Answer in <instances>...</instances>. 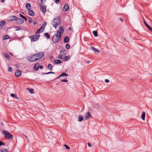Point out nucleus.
Here are the masks:
<instances>
[{
  "label": "nucleus",
  "mask_w": 152,
  "mask_h": 152,
  "mask_svg": "<svg viewBox=\"0 0 152 152\" xmlns=\"http://www.w3.org/2000/svg\"><path fill=\"white\" fill-rule=\"evenodd\" d=\"M39 64H36L34 66V69L35 70L37 71L39 68Z\"/></svg>",
  "instance_id": "412c9836"
},
{
  "label": "nucleus",
  "mask_w": 152,
  "mask_h": 152,
  "mask_svg": "<svg viewBox=\"0 0 152 152\" xmlns=\"http://www.w3.org/2000/svg\"><path fill=\"white\" fill-rule=\"evenodd\" d=\"M46 0H41V4H43V3L44 2H43V1H45Z\"/></svg>",
  "instance_id": "de8ad7c7"
},
{
  "label": "nucleus",
  "mask_w": 152,
  "mask_h": 152,
  "mask_svg": "<svg viewBox=\"0 0 152 152\" xmlns=\"http://www.w3.org/2000/svg\"><path fill=\"white\" fill-rule=\"evenodd\" d=\"M60 55H59L58 57H62V56H63V57H69L68 56H64V53L63 51H61L60 52Z\"/></svg>",
  "instance_id": "a211bd4d"
},
{
  "label": "nucleus",
  "mask_w": 152,
  "mask_h": 152,
  "mask_svg": "<svg viewBox=\"0 0 152 152\" xmlns=\"http://www.w3.org/2000/svg\"><path fill=\"white\" fill-rule=\"evenodd\" d=\"M25 137H26V138H27V136H26L25 135Z\"/></svg>",
  "instance_id": "69168bd1"
},
{
  "label": "nucleus",
  "mask_w": 152,
  "mask_h": 152,
  "mask_svg": "<svg viewBox=\"0 0 152 152\" xmlns=\"http://www.w3.org/2000/svg\"><path fill=\"white\" fill-rule=\"evenodd\" d=\"M71 29H72V28H71V27H69V30H71Z\"/></svg>",
  "instance_id": "4d7b16f0"
},
{
  "label": "nucleus",
  "mask_w": 152,
  "mask_h": 152,
  "mask_svg": "<svg viewBox=\"0 0 152 152\" xmlns=\"http://www.w3.org/2000/svg\"><path fill=\"white\" fill-rule=\"evenodd\" d=\"M26 8L29 10V9H30V8L31 7V4L30 3H27L26 4Z\"/></svg>",
  "instance_id": "cd10ccee"
},
{
  "label": "nucleus",
  "mask_w": 152,
  "mask_h": 152,
  "mask_svg": "<svg viewBox=\"0 0 152 152\" xmlns=\"http://www.w3.org/2000/svg\"><path fill=\"white\" fill-rule=\"evenodd\" d=\"M43 31V30L42 28H40L39 29H38L37 31L36 34H38V33H39L40 32H42Z\"/></svg>",
  "instance_id": "aec40b11"
},
{
  "label": "nucleus",
  "mask_w": 152,
  "mask_h": 152,
  "mask_svg": "<svg viewBox=\"0 0 152 152\" xmlns=\"http://www.w3.org/2000/svg\"><path fill=\"white\" fill-rule=\"evenodd\" d=\"M28 21L30 23H31L32 22V21L31 20H28Z\"/></svg>",
  "instance_id": "5fc2aeb1"
},
{
  "label": "nucleus",
  "mask_w": 152,
  "mask_h": 152,
  "mask_svg": "<svg viewBox=\"0 0 152 152\" xmlns=\"http://www.w3.org/2000/svg\"><path fill=\"white\" fill-rule=\"evenodd\" d=\"M19 16L21 17L22 18V16H23V15H22L21 14H19Z\"/></svg>",
  "instance_id": "3c124183"
},
{
  "label": "nucleus",
  "mask_w": 152,
  "mask_h": 152,
  "mask_svg": "<svg viewBox=\"0 0 152 152\" xmlns=\"http://www.w3.org/2000/svg\"><path fill=\"white\" fill-rule=\"evenodd\" d=\"M83 117L81 115H80L78 117V121H81L83 120Z\"/></svg>",
  "instance_id": "393cba45"
},
{
  "label": "nucleus",
  "mask_w": 152,
  "mask_h": 152,
  "mask_svg": "<svg viewBox=\"0 0 152 152\" xmlns=\"http://www.w3.org/2000/svg\"><path fill=\"white\" fill-rule=\"evenodd\" d=\"M5 145V143L1 141H0V146H1V145Z\"/></svg>",
  "instance_id": "58836bf2"
},
{
  "label": "nucleus",
  "mask_w": 152,
  "mask_h": 152,
  "mask_svg": "<svg viewBox=\"0 0 152 152\" xmlns=\"http://www.w3.org/2000/svg\"><path fill=\"white\" fill-rule=\"evenodd\" d=\"M119 19L122 22H123V20L121 18H119Z\"/></svg>",
  "instance_id": "603ef678"
},
{
  "label": "nucleus",
  "mask_w": 152,
  "mask_h": 152,
  "mask_svg": "<svg viewBox=\"0 0 152 152\" xmlns=\"http://www.w3.org/2000/svg\"><path fill=\"white\" fill-rule=\"evenodd\" d=\"M90 63V61H87V63L88 64H89Z\"/></svg>",
  "instance_id": "e2e57ef3"
},
{
  "label": "nucleus",
  "mask_w": 152,
  "mask_h": 152,
  "mask_svg": "<svg viewBox=\"0 0 152 152\" xmlns=\"http://www.w3.org/2000/svg\"><path fill=\"white\" fill-rule=\"evenodd\" d=\"M22 74V72L19 70H17L15 73V75L17 77H19L21 76Z\"/></svg>",
  "instance_id": "9d476101"
},
{
  "label": "nucleus",
  "mask_w": 152,
  "mask_h": 152,
  "mask_svg": "<svg viewBox=\"0 0 152 152\" xmlns=\"http://www.w3.org/2000/svg\"><path fill=\"white\" fill-rule=\"evenodd\" d=\"M45 36L48 38V39H49L50 37V36L48 33H45Z\"/></svg>",
  "instance_id": "7c9ffc66"
},
{
  "label": "nucleus",
  "mask_w": 152,
  "mask_h": 152,
  "mask_svg": "<svg viewBox=\"0 0 152 152\" xmlns=\"http://www.w3.org/2000/svg\"><path fill=\"white\" fill-rule=\"evenodd\" d=\"M5 23V21L4 20L0 22V28L3 27Z\"/></svg>",
  "instance_id": "4468645a"
},
{
  "label": "nucleus",
  "mask_w": 152,
  "mask_h": 152,
  "mask_svg": "<svg viewBox=\"0 0 152 152\" xmlns=\"http://www.w3.org/2000/svg\"><path fill=\"white\" fill-rule=\"evenodd\" d=\"M55 73L52 72H50L46 73H43L44 75H48L49 74H54Z\"/></svg>",
  "instance_id": "2f4dec72"
},
{
  "label": "nucleus",
  "mask_w": 152,
  "mask_h": 152,
  "mask_svg": "<svg viewBox=\"0 0 152 152\" xmlns=\"http://www.w3.org/2000/svg\"><path fill=\"white\" fill-rule=\"evenodd\" d=\"M44 53L40 52L34 54L32 56H34V57H43L44 56Z\"/></svg>",
  "instance_id": "0eeeda50"
},
{
  "label": "nucleus",
  "mask_w": 152,
  "mask_h": 152,
  "mask_svg": "<svg viewBox=\"0 0 152 152\" xmlns=\"http://www.w3.org/2000/svg\"><path fill=\"white\" fill-rule=\"evenodd\" d=\"M10 54L11 56H13V54L12 53H10Z\"/></svg>",
  "instance_id": "bf43d9fd"
},
{
  "label": "nucleus",
  "mask_w": 152,
  "mask_h": 152,
  "mask_svg": "<svg viewBox=\"0 0 152 152\" xmlns=\"http://www.w3.org/2000/svg\"><path fill=\"white\" fill-rule=\"evenodd\" d=\"M145 113L144 111L142 112V114L141 115V118L143 120L145 121Z\"/></svg>",
  "instance_id": "dca6fc26"
},
{
  "label": "nucleus",
  "mask_w": 152,
  "mask_h": 152,
  "mask_svg": "<svg viewBox=\"0 0 152 152\" xmlns=\"http://www.w3.org/2000/svg\"><path fill=\"white\" fill-rule=\"evenodd\" d=\"M15 97L17 99H19V98L16 96H15Z\"/></svg>",
  "instance_id": "13d9d810"
},
{
  "label": "nucleus",
  "mask_w": 152,
  "mask_h": 152,
  "mask_svg": "<svg viewBox=\"0 0 152 152\" xmlns=\"http://www.w3.org/2000/svg\"><path fill=\"white\" fill-rule=\"evenodd\" d=\"M91 49H93L94 50V52H97V53H99V50L97 49L94 48L93 46H91Z\"/></svg>",
  "instance_id": "4be33fe9"
},
{
  "label": "nucleus",
  "mask_w": 152,
  "mask_h": 152,
  "mask_svg": "<svg viewBox=\"0 0 152 152\" xmlns=\"http://www.w3.org/2000/svg\"><path fill=\"white\" fill-rule=\"evenodd\" d=\"M104 81L106 83H108L109 82V80L108 79H105L104 80Z\"/></svg>",
  "instance_id": "37998d69"
},
{
  "label": "nucleus",
  "mask_w": 152,
  "mask_h": 152,
  "mask_svg": "<svg viewBox=\"0 0 152 152\" xmlns=\"http://www.w3.org/2000/svg\"><path fill=\"white\" fill-rule=\"evenodd\" d=\"M68 75L67 74H66L65 72H63L59 76L57 77V79H58L59 77H61L65 76L67 77Z\"/></svg>",
  "instance_id": "f8f14e48"
},
{
  "label": "nucleus",
  "mask_w": 152,
  "mask_h": 152,
  "mask_svg": "<svg viewBox=\"0 0 152 152\" xmlns=\"http://www.w3.org/2000/svg\"><path fill=\"white\" fill-rule=\"evenodd\" d=\"M55 3L56 4H58L59 3V0H55Z\"/></svg>",
  "instance_id": "79ce46f5"
},
{
  "label": "nucleus",
  "mask_w": 152,
  "mask_h": 152,
  "mask_svg": "<svg viewBox=\"0 0 152 152\" xmlns=\"http://www.w3.org/2000/svg\"><path fill=\"white\" fill-rule=\"evenodd\" d=\"M150 31H151L152 32V28H151V27L149 29Z\"/></svg>",
  "instance_id": "6e6d98bb"
},
{
  "label": "nucleus",
  "mask_w": 152,
  "mask_h": 152,
  "mask_svg": "<svg viewBox=\"0 0 152 152\" xmlns=\"http://www.w3.org/2000/svg\"><path fill=\"white\" fill-rule=\"evenodd\" d=\"M10 21H16L17 20L18 18L15 16H11L9 18Z\"/></svg>",
  "instance_id": "1a4fd4ad"
},
{
  "label": "nucleus",
  "mask_w": 152,
  "mask_h": 152,
  "mask_svg": "<svg viewBox=\"0 0 152 152\" xmlns=\"http://www.w3.org/2000/svg\"><path fill=\"white\" fill-rule=\"evenodd\" d=\"M62 58V57H61V58Z\"/></svg>",
  "instance_id": "338daca9"
},
{
  "label": "nucleus",
  "mask_w": 152,
  "mask_h": 152,
  "mask_svg": "<svg viewBox=\"0 0 152 152\" xmlns=\"http://www.w3.org/2000/svg\"><path fill=\"white\" fill-rule=\"evenodd\" d=\"M28 13L29 15L31 16H33L34 15V12L33 11L31 10L30 9H29L28 10Z\"/></svg>",
  "instance_id": "2eb2a0df"
},
{
  "label": "nucleus",
  "mask_w": 152,
  "mask_h": 152,
  "mask_svg": "<svg viewBox=\"0 0 152 152\" xmlns=\"http://www.w3.org/2000/svg\"><path fill=\"white\" fill-rule=\"evenodd\" d=\"M2 132L5 138L8 139H12L13 138V136L7 131L4 130Z\"/></svg>",
  "instance_id": "7ed1b4c3"
},
{
  "label": "nucleus",
  "mask_w": 152,
  "mask_h": 152,
  "mask_svg": "<svg viewBox=\"0 0 152 152\" xmlns=\"http://www.w3.org/2000/svg\"><path fill=\"white\" fill-rule=\"evenodd\" d=\"M28 60L30 62H32L38 60L40 59L41 58H28Z\"/></svg>",
  "instance_id": "6e6552de"
},
{
  "label": "nucleus",
  "mask_w": 152,
  "mask_h": 152,
  "mask_svg": "<svg viewBox=\"0 0 152 152\" xmlns=\"http://www.w3.org/2000/svg\"><path fill=\"white\" fill-rule=\"evenodd\" d=\"M40 36L39 34H36L32 36H30L29 38L30 39L31 42H35L37 41Z\"/></svg>",
  "instance_id": "20e7f679"
},
{
  "label": "nucleus",
  "mask_w": 152,
  "mask_h": 152,
  "mask_svg": "<svg viewBox=\"0 0 152 152\" xmlns=\"http://www.w3.org/2000/svg\"><path fill=\"white\" fill-rule=\"evenodd\" d=\"M5 0H1V2H3Z\"/></svg>",
  "instance_id": "680f3d73"
},
{
  "label": "nucleus",
  "mask_w": 152,
  "mask_h": 152,
  "mask_svg": "<svg viewBox=\"0 0 152 152\" xmlns=\"http://www.w3.org/2000/svg\"><path fill=\"white\" fill-rule=\"evenodd\" d=\"M88 145L89 147H91V144L89 143H88Z\"/></svg>",
  "instance_id": "09e8293b"
},
{
  "label": "nucleus",
  "mask_w": 152,
  "mask_h": 152,
  "mask_svg": "<svg viewBox=\"0 0 152 152\" xmlns=\"http://www.w3.org/2000/svg\"><path fill=\"white\" fill-rule=\"evenodd\" d=\"M64 146H65L66 148L67 149V150H69L70 149V148L67 145H64Z\"/></svg>",
  "instance_id": "f704fd0d"
},
{
  "label": "nucleus",
  "mask_w": 152,
  "mask_h": 152,
  "mask_svg": "<svg viewBox=\"0 0 152 152\" xmlns=\"http://www.w3.org/2000/svg\"><path fill=\"white\" fill-rule=\"evenodd\" d=\"M8 71L9 72H11L12 71V68L11 67H9L8 68Z\"/></svg>",
  "instance_id": "4c0bfd02"
},
{
  "label": "nucleus",
  "mask_w": 152,
  "mask_h": 152,
  "mask_svg": "<svg viewBox=\"0 0 152 152\" xmlns=\"http://www.w3.org/2000/svg\"><path fill=\"white\" fill-rule=\"evenodd\" d=\"M64 31V28L63 26H60L57 33L54 34L52 39L53 43H56L58 42L60 39L61 36Z\"/></svg>",
  "instance_id": "f257e3e1"
},
{
  "label": "nucleus",
  "mask_w": 152,
  "mask_h": 152,
  "mask_svg": "<svg viewBox=\"0 0 152 152\" xmlns=\"http://www.w3.org/2000/svg\"><path fill=\"white\" fill-rule=\"evenodd\" d=\"M39 67L41 69H42L43 68V66H39Z\"/></svg>",
  "instance_id": "8fccbe9b"
},
{
  "label": "nucleus",
  "mask_w": 152,
  "mask_h": 152,
  "mask_svg": "<svg viewBox=\"0 0 152 152\" xmlns=\"http://www.w3.org/2000/svg\"><path fill=\"white\" fill-rule=\"evenodd\" d=\"M39 8L40 10L44 14L46 11V7L43 4H39Z\"/></svg>",
  "instance_id": "39448f33"
},
{
  "label": "nucleus",
  "mask_w": 152,
  "mask_h": 152,
  "mask_svg": "<svg viewBox=\"0 0 152 152\" xmlns=\"http://www.w3.org/2000/svg\"><path fill=\"white\" fill-rule=\"evenodd\" d=\"M25 17H25V16H24L23 15V16H22V18H23V19H25Z\"/></svg>",
  "instance_id": "052dcab7"
},
{
  "label": "nucleus",
  "mask_w": 152,
  "mask_h": 152,
  "mask_svg": "<svg viewBox=\"0 0 152 152\" xmlns=\"http://www.w3.org/2000/svg\"><path fill=\"white\" fill-rule=\"evenodd\" d=\"M69 41V38L68 37L66 36V37L64 39V42H68Z\"/></svg>",
  "instance_id": "6ab92c4d"
},
{
  "label": "nucleus",
  "mask_w": 152,
  "mask_h": 152,
  "mask_svg": "<svg viewBox=\"0 0 152 152\" xmlns=\"http://www.w3.org/2000/svg\"><path fill=\"white\" fill-rule=\"evenodd\" d=\"M15 28L16 31H19L20 29V28L19 27H16Z\"/></svg>",
  "instance_id": "ea45409f"
},
{
  "label": "nucleus",
  "mask_w": 152,
  "mask_h": 152,
  "mask_svg": "<svg viewBox=\"0 0 152 152\" xmlns=\"http://www.w3.org/2000/svg\"><path fill=\"white\" fill-rule=\"evenodd\" d=\"M92 33L95 37L98 36L97 32L96 31H93Z\"/></svg>",
  "instance_id": "c756f323"
},
{
  "label": "nucleus",
  "mask_w": 152,
  "mask_h": 152,
  "mask_svg": "<svg viewBox=\"0 0 152 152\" xmlns=\"http://www.w3.org/2000/svg\"><path fill=\"white\" fill-rule=\"evenodd\" d=\"M3 54L5 56V57H10L9 55L6 53L4 52L3 53Z\"/></svg>",
  "instance_id": "473e14b6"
},
{
  "label": "nucleus",
  "mask_w": 152,
  "mask_h": 152,
  "mask_svg": "<svg viewBox=\"0 0 152 152\" xmlns=\"http://www.w3.org/2000/svg\"><path fill=\"white\" fill-rule=\"evenodd\" d=\"M27 89L28 90V91L31 94H33L34 93V90L33 89H29L28 88Z\"/></svg>",
  "instance_id": "bb28decb"
},
{
  "label": "nucleus",
  "mask_w": 152,
  "mask_h": 152,
  "mask_svg": "<svg viewBox=\"0 0 152 152\" xmlns=\"http://www.w3.org/2000/svg\"><path fill=\"white\" fill-rule=\"evenodd\" d=\"M26 21H27V19H26V17L25 18V19H24Z\"/></svg>",
  "instance_id": "0e129e2a"
},
{
  "label": "nucleus",
  "mask_w": 152,
  "mask_h": 152,
  "mask_svg": "<svg viewBox=\"0 0 152 152\" xmlns=\"http://www.w3.org/2000/svg\"><path fill=\"white\" fill-rule=\"evenodd\" d=\"M61 82H68L67 80H66V79L61 80Z\"/></svg>",
  "instance_id": "a19ab883"
},
{
  "label": "nucleus",
  "mask_w": 152,
  "mask_h": 152,
  "mask_svg": "<svg viewBox=\"0 0 152 152\" xmlns=\"http://www.w3.org/2000/svg\"><path fill=\"white\" fill-rule=\"evenodd\" d=\"M69 6L68 4H66L64 7L63 10L64 11H66L69 9Z\"/></svg>",
  "instance_id": "9b49d317"
},
{
  "label": "nucleus",
  "mask_w": 152,
  "mask_h": 152,
  "mask_svg": "<svg viewBox=\"0 0 152 152\" xmlns=\"http://www.w3.org/2000/svg\"><path fill=\"white\" fill-rule=\"evenodd\" d=\"M17 23L19 24H22L24 22L23 20L21 18H19L18 19H17Z\"/></svg>",
  "instance_id": "ddd939ff"
},
{
  "label": "nucleus",
  "mask_w": 152,
  "mask_h": 152,
  "mask_svg": "<svg viewBox=\"0 0 152 152\" xmlns=\"http://www.w3.org/2000/svg\"><path fill=\"white\" fill-rule=\"evenodd\" d=\"M48 68L50 70H53V66L51 64H49L48 66Z\"/></svg>",
  "instance_id": "5701e85b"
},
{
  "label": "nucleus",
  "mask_w": 152,
  "mask_h": 152,
  "mask_svg": "<svg viewBox=\"0 0 152 152\" xmlns=\"http://www.w3.org/2000/svg\"><path fill=\"white\" fill-rule=\"evenodd\" d=\"M10 96L12 97H13L14 96H15V95L13 94H10Z\"/></svg>",
  "instance_id": "c03bdc74"
},
{
  "label": "nucleus",
  "mask_w": 152,
  "mask_h": 152,
  "mask_svg": "<svg viewBox=\"0 0 152 152\" xmlns=\"http://www.w3.org/2000/svg\"><path fill=\"white\" fill-rule=\"evenodd\" d=\"M33 23L34 25H35L37 24V22L36 21H34L33 22Z\"/></svg>",
  "instance_id": "a18cd8bd"
},
{
  "label": "nucleus",
  "mask_w": 152,
  "mask_h": 152,
  "mask_svg": "<svg viewBox=\"0 0 152 152\" xmlns=\"http://www.w3.org/2000/svg\"><path fill=\"white\" fill-rule=\"evenodd\" d=\"M70 48V45L69 44H67L66 45V48L67 49H69Z\"/></svg>",
  "instance_id": "c9c22d12"
},
{
  "label": "nucleus",
  "mask_w": 152,
  "mask_h": 152,
  "mask_svg": "<svg viewBox=\"0 0 152 152\" xmlns=\"http://www.w3.org/2000/svg\"><path fill=\"white\" fill-rule=\"evenodd\" d=\"M70 58H63V60L64 61H66L68 60Z\"/></svg>",
  "instance_id": "e433bc0d"
},
{
  "label": "nucleus",
  "mask_w": 152,
  "mask_h": 152,
  "mask_svg": "<svg viewBox=\"0 0 152 152\" xmlns=\"http://www.w3.org/2000/svg\"><path fill=\"white\" fill-rule=\"evenodd\" d=\"M61 61L59 60H55L54 61L53 63L56 64H58L61 63Z\"/></svg>",
  "instance_id": "f3484780"
},
{
  "label": "nucleus",
  "mask_w": 152,
  "mask_h": 152,
  "mask_svg": "<svg viewBox=\"0 0 152 152\" xmlns=\"http://www.w3.org/2000/svg\"><path fill=\"white\" fill-rule=\"evenodd\" d=\"M151 28V27L150 26H148V27H147V28L148 29H149L150 28Z\"/></svg>",
  "instance_id": "864d4df0"
},
{
  "label": "nucleus",
  "mask_w": 152,
  "mask_h": 152,
  "mask_svg": "<svg viewBox=\"0 0 152 152\" xmlns=\"http://www.w3.org/2000/svg\"><path fill=\"white\" fill-rule=\"evenodd\" d=\"M61 19L59 17H57L55 18L52 22L53 26L56 28L60 24Z\"/></svg>",
  "instance_id": "f03ea898"
},
{
  "label": "nucleus",
  "mask_w": 152,
  "mask_h": 152,
  "mask_svg": "<svg viewBox=\"0 0 152 152\" xmlns=\"http://www.w3.org/2000/svg\"><path fill=\"white\" fill-rule=\"evenodd\" d=\"M1 152H10V151H9L4 148H1Z\"/></svg>",
  "instance_id": "b1692460"
},
{
  "label": "nucleus",
  "mask_w": 152,
  "mask_h": 152,
  "mask_svg": "<svg viewBox=\"0 0 152 152\" xmlns=\"http://www.w3.org/2000/svg\"><path fill=\"white\" fill-rule=\"evenodd\" d=\"M7 59L9 61H10L11 60V58H7Z\"/></svg>",
  "instance_id": "49530a36"
},
{
  "label": "nucleus",
  "mask_w": 152,
  "mask_h": 152,
  "mask_svg": "<svg viewBox=\"0 0 152 152\" xmlns=\"http://www.w3.org/2000/svg\"><path fill=\"white\" fill-rule=\"evenodd\" d=\"M143 21L145 25L147 27L149 26V25L146 23V21H145V20L143 19Z\"/></svg>",
  "instance_id": "72a5a7b5"
},
{
  "label": "nucleus",
  "mask_w": 152,
  "mask_h": 152,
  "mask_svg": "<svg viewBox=\"0 0 152 152\" xmlns=\"http://www.w3.org/2000/svg\"><path fill=\"white\" fill-rule=\"evenodd\" d=\"M10 38V37L8 35H5L3 37V39L4 40L9 39Z\"/></svg>",
  "instance_id": "a878e982"
},
{
  "label": "nucleus",
  "mask_w": 152,
  "mask_h": 152,
  "mask_svg": "<svg viewBox=\"0 0 152 152\" xmlns=\"http://www.w3.org/2000/svg\"><path fill=\"white\" fill-rule=\"evenodd\" d=\"M47 24V23L46 22H45L42 25L41 28H42V29H43L46 26Z\"/></svg>",
  "instance_id": "c85d7f7f"
},
{
  "label": "nucleus",
  "mask_w": 152,
  "mask_h": 152,
  "mask_svg": "<svg viewBox=\"0 0 152 152\" xmlns=\"http://www.w3.org/2000/svg\"><path fill=\"white\" fill-rule=\"evenodd\" d=\"M91 118H92V116L90 113L89 112H87L84 116V120H85Z\"/></svg>",
  "instance_id": "423d86ee"
}]
</instances>
